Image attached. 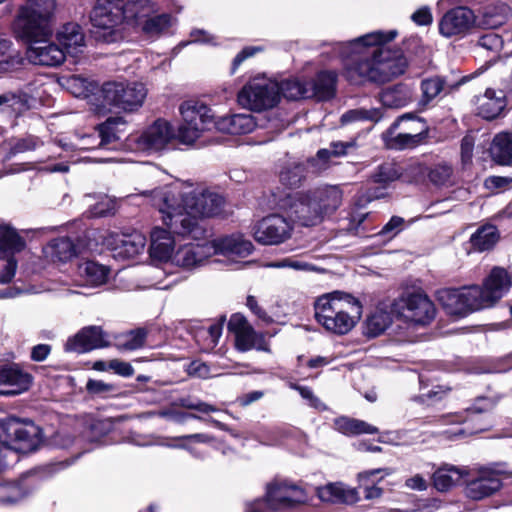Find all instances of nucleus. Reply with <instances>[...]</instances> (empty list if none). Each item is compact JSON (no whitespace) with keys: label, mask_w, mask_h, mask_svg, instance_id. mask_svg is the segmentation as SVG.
<instances>
[{"label":"nucleus","mask_w":512,"mask_h":512,"mask_svg":"<svg viewBox=\"0 0 512 512\" xmlns=\"http://www.w3.org/2000/svg\"><path fill=\"white\" fill-rule=\"evenodd\" d=\"M397 36L396 30L374 31L348 42L333 44L343 60V77L353 85L383 84L402 75L408 65L404 55H393L384 47Z\"/></svg>","instance_id":"1"},{"label":"nucleus","mask_w":512,"mask_h":512,"mask_svg":"<svg viewBox=\"0 0 512 512\" xmlns=\"http://www.w3.org/2000/svg\"><path fill=\"white\" fill-rule=\"evenodd\" d=\"M161 213L162 221L176 234L192 239H201L206 230L197 216L212 217L218 215L224 205L219 194L205 189L182 191L179 186L171 185L150 192H143Z\"/></svg>","instance_id":"2"},{"label":"nucleus","mask_w":512,"mask_h":512,"mask_svg":"<svg viewBox=\"0 0 512 512\" xmlns=\"http://www.w3.org/2000/svg\"><path fill=\"white\" fill-rule=\"evenodd\" d=\"M511 286L508 272L494 267L483 283V287L470 286L461 289L444 288L437 292V299L447 314L464 317L481 309L492 307Z\"/></svg>","instance_id":"3"},{"label":"nucleus","mask_w":512,"mask_h":512,"mask_svg":"<svg viewBox=\"0 0 512 512\" xmlns=\"http://www.w3.org/2000/svg\"><path fill=\"white\" fill-rule=\"evenodd\" d=\"M362 305L349 294L333 292L323 295L315 302V318L327 331L344 335L360 319Z\"/></svg>","instance_id":"4"},{"label":"nucleus","mask_w":512,"mask_h":512,"mask_svg":"<svg viewBox=\"0 0 512 512\" xmlns=\"http://www.w3.org/2000/svg\"><path fill=\"white\" fill-rule=\"evenodd\" d=\"M43 440L42 430L34 422L17 417L0 420V471L10 464L16 453L36 451Z\"/></svg>","instance_id":"5"},{"label":"nucleus","mask_w":512,"mask_h":512,"mask_svg":"<svg viewBox=\"0 0 512 512\" xmlns=\"http://www.w3.org/2000/svg\"><path fill=\"white\" fill-rule=\"evenodd\" d=\"M55 0H29L20 8L14 22L16 37L29 45L52 35V17Z\"/></svg>","instance_id":"6"},{"label":"nucleus","mask_w":512,"mask_h":512,"mask_svg":"<svg viewBox=\"0 0 512 512\" xmlns=\"http://www.w3.org/2000/svg\"><path fill=\"white\" fill-rule=\"evenodd\" d=\"M305 490L286 480H274L267 485L266 497L247 503L245 512H269L292 509L307 502Z\"/></svg>","instance_id":"7"},{"label":"nucleus","mask_w":512,"mask_h":512,"mask_svg":"<svg viewBox=\"0 0 512 512\" xmlns=\"http://www.w3.org/2000/svg\"><path fill=\"white\" fill-rule=\"evenodd\" d=\"M180 113L183 119L177 133L180 143L193 144L202 132L215 127L216 120L211 108L198 101H185L180 105Z\"/></svg>","instance_id":"8"},{"label":"nucleus","mask_w":512,"mask_h":512,"mask_svg":"<svg viewBox=\"0 0 512 512\" xmlns=\"http://www.w3.org/2000/svg\"><path fill=\"white\" fill-rule=\"evenodd\" d=\"M103 106H109L126 112H133L142 106L147 95L145 86L138 82L110 81L102 85Z\"/></svg>","instance_id":"9"},{"label":"nucleus","mask_w":512,"mask_h":512,"mask_svg":"<svg viewBox=\"0 0 512 512\" xmlns=\"http://www.w3.org/2000/svg\"><path fill=\"white\" fill-rule=\"evenodd\" d=\"M238 102L241 106L253 111L271 109L279 102L278 82L265 77H256L239 91Z\"/></svg>","instance_id":"10"},{"label":"nucleus","mask_w":512,"mask_h":512,"mask_svg":"<svg viewBox=\"0 0 512 512\" xmlns=\"http://www.w3.org/2000/svg\"><path fill=\"white\" fill-rule=\"evenodd\" d=\"M310 190L307 192L288 193L276 202L291 221L302 226H314L321 222L320 208L312 199Z\"/></svg>","instance_id":"11"},{"label":"nucleus","mask_w":512,"mask_h":512,"mask_svg":"<svg viewBox=\"0 0 512 512\" xmlns=\"http://www.w3.org/2000/svg\"><path fill=\"white\" fill-rule=\"evenodd\" d=\"M292 231L291 224L279 214H271L253 227L254 239L263 245H277L287 240Z\"/></svg>","instance_id":"12"},{"label":"nucleus","mask_w":512,"mask_h":512,"mask_svg":"<svg viewBox=\"0 0 512 512\" xmlns=\"http://www.w3.org/2000/svg\"><path fill=\"white\" fill-rule=\"evenodd\" d=\"M492 408L493 402L488 398L481 397L478 398L471 407L465 409L463 412L465 416L462 414L448 416L451 422L466 423L465 428H457L451 431L449 437L456 438L464 434H474L486 430L488 425L487 423H483V419L480 415L490 411Z\"/></svg>","instance_id":"13"},{"label":"nucleus","mask_w":512,"mask_h":512,"mask_svg":"<svg viewBox=\"0 0 512 512\" xmlns=\"http://www.w3.org/2000/svg\"><path fill=\"white\" fill-rule=\"evenodd\" d=\"M400 303L403 316L415 324H429L435 317V306L422 291L404 294L400 299Z\"/></svg>","instance_id":"14"},{"label":"nucleus","mask_w":512,"mask_h":512,"mask_svg":"<svg viewBox=\"0 0 512 512\" xmlns=\"http://www.w3.org/2000/svg\"><path fill=\"white\" fill-rule=\"evenodd\" d=\"M176 137L171 124L158 119L137 136L135 142L140 150L159 151L166 148Z\"/></svg>","instance_id":"15"},{"label":"nucleus","mask_w":512,"mask_h":512,"mask_svg":"<svg viewBox=\"0 0 512 512\" xmlns=\"http://www.w3.org/2000/svg\"><path fill=\"white\" fill-rule=\"evenodd\" d=\"M502 482L498 472L491 468H480L477 475L466 482L464 494L467 498L480 501L500 490Z\"/></svg>","instance_id":"16"},{"label":"nucleus","mask_w":512,"mask_h":512,"mask_svg":"<svg viewBox=\"0 0 512 512\" xmlns=\"http://www.w3.org/2000/svg\"><path fill=\"white\" fill-rule=\"evenodd\" d=\"M124 0H97L90 20L95 28L111 31L123 20Z\"/></svg>","instance_id":"17"},{"label":"nucleus","mask_w":512,"mask_h":512,"mask_svg":"<svg viewBox=\"0 0 512 512\" xmlns=\"http://www.w3.org/2000/svg\"><path fill=\"white\" fill-rule=\"evenodd\" d=\"M214 254L215 249L209 242L186 244L174 252L171 262L178 267L191 270L204 265Z\"/></svg>","instance_id":"18"},{"label":"nucleus","mask_w":512,"mask_h":512,"mask_svg":"<svg viewBox=\"0 0 512 512\" xmlns=\"http://www.w3.org/2000/svg\"><path fill=\"white\" fill-rule=\"evenodd\" d=\"M50 37L36 41L29 45L26 56L34 65L56 67L65 60V52L62 47L49 41Z\"/></svg>","instance_id":"19"},{"label":"nucleus","mask_w":512,"mask_h":512,"mask_svg":"<svg viewBox=\"0 0 512 512\" xmlns=\"http://www.w3.org/2000/svg\"><path fill=\"white\" fill-rule=\"evenodd\" d=\"M109 346L108 335L100 326L82 328L73 338L65 344L66 351L85 353L94 349Z\"/></svg>","instance_id":"20"},{"label":"nucleus","mask_w":512,"mask_h":512,"mask_svg":"<svg viewBox=\"0 0 512 512\" xmlns=\"http://www.w3.org/2000/svg\"><path fill=\"white\" fill-rule=\"evenodd\" d=\"M474 23L473 12L466 7H456L444 14L439 23V31L450 38L465 34Z\"/></svg>","instance_id":"21"},{"label":"nucleus","mask_w":512,"mask_h":512,"mask_svg":"<svg viewBox=\"0 0 512 512\" xmlns=\"http://www.w3.org/2000/svg\"><path fill=\"white\" fill-rule=\"evenodd\" d=\"M32 377L17 365L0 367V395H18L30 387Z\"/></svg>","instance_id":"22"},{"label":"nucleus","mask_w":512,"mask_h":512,"mask_svg":"<svg viewBox=\"0 0 512 512\" xmlns=\"http://www.w3.org/2000/svg\"><path fill=\"white\" fill-rule=\"evenodd\" d=\"M414 118V113H405L399 116L396 121L389 127V129L385 132L384 137L387 145L390 148L403 150L414 148L420 144L419 142V132L416 133H408L407 131L400 132L395 134V131L398 127L406 122V119Z\"/></svg>","instance_id":"23"},{"label":"nucleus","mask_w":512,"mask_h":512,"mask_svg":"<svg viewBox=\"0 0 512 512\" xmlns=\"http://www.w3.org/2000/svg\"><path fill=\"white\" fill-rule=\"evenodd\" d=\"M111 239L113 242L108 243L113 245L114 256L123 259L137 256L143 251L146 244V238L138 232L111 236Z\"/></svg>","instance_id":"24"},{"label":"nucleus","mask_w":512,"mask_h":512,"mask_svg":"<svg viewBox=\"0 0 512 512\" xmlns=\"http://www.w3.org/2000/svg\"><path fill=\"white\" fill-rule=\"evenodd\" d=\"M167 229L156 227L151 232L150 255L159 261L172 260L174 250V232L163 222ZM175 235H177L175 233Z\"/></svg>","instance_id":"25"},{"label":"nucleus","mask_w":512,"mask_h":512,"mask_svg":"<svg viewBox=\"0 0 512 512\" xmlns=\"http://www.w3.org/2000/svg\"><path fill=\"white\" fill-rule=\"evenodd\" d=\"M215 249V254H222L227 257L244 258L253 251V244L243 238L242 235H231L219 238L211 242Z\"/></svg>","instance_id":"26"},{"label":"nucleus","mask_w":512,"mask_h":512,"mask_svg":"<svg viewBox=\"0 0 512 512\" xmlns=\"http://www.w3.org/2000/svg\"><path fill=\"white\" fill-rule=\"evenodd\" d=\"M408 171L414 180H418L427 173L430 182L435 186H447L452 183L453 168L448 163H438L430 168L413 163L409 166Z\"/></svg>","instance_id":"27"},{"label":"nucleus","mask_w":512,"mask_h":512,"mask_svg":"<svg viewBox=\"0 0 512 512\" xmlns=\"http://www.w3.org/2000/svg\"><path fill=\"white\" fill-rule=\"evenodd\" d=\"M65 55L76 57L83 52L85 47V36L80 25L77 23H66L57 34Z\"/></svg>","instance_id":"28"},{"label":"nucleus","mask_w":512,"mask_h":512,"mask_svg":"<svg viewBox=\"0 0 512 512\" xmlns=\"http://www.w3.org/2000/svg\"><path fill=\"white\" fill-rule=\"evenodd\" d=\"M505 98L504 91L499 90L496 92L488 88L483 95L478 96L476 99L478 115L487 120L495 119L506 106Z\"/></svg>","instance_id":"29"},{"label":"nucleus","mask_w":512,"mask_h":512,"mask_svg":"<svg viewBox=\"0 0 512 512\" xmlns=\"http://www.w3.org/2000/svg\"><path fill=\"white\" fill-rule=\"evenodd\" d=\"M317 496L321 501L333 504H354L359 500L358 491L342 483H329L318 487Z\"/></svg>","instance_id":"30"},{"label":"nucleus","mask_w":512,"mask_h":512,"mask_svg":"<svg viewBox=\"0 0 512 512\" xmlns=\"http://www.w3.org/2000/svg\"><path fill=\"white\" fill-rule=\"evenodd\" d=\"M309 98H316L319 101L329 100L335 95L337 73L335 71H321L316 77L307 82Z\"/></svg>","instance_id":"31"},{"label":"nucleus","mask_w":512,"mask_h":512,"mask_svg":"<svg viewBox=\"0 0 512 512\" xmlns=\"http://www.w3.org/2000/svg\"><path fill=\"white\" fill-rule=\"evenodd\" d=\"M468 475L469 471L466 467L445 464L433 473V485L437 491L447 492Z\"/></svg>","instance_id":"32"},{"label":"nucleus","mask_w":512,"mask_h":512,"mask_svg":"<svg viewBox=\"0 0 512 512\" xmlns=\"http://www.w3.org/2000/svg\"><path fill=\"white\" fill-rule=\"evenodd\" d=\"M256 127V122L251 114H234L224 116L216 120L215 128L228 134H248Z\"/></svg>","instance_id":"33"},{"label":"nucleus","mask_w":512,"mask_h":512,"mask_svg":"<svg viewBox=\"0 0 512 512\" xmlns=\"http://www.w3.org/2000/svg\"><path fill=\"white\" fill-rule=\"evenodd\" d=\"M349 147H352L350 142H331L328 148L318 150L315 157L309 160V163L317 172L325 171L332 164H335L334 158L346 155Z\"/></svg>","instance_id":"34"},{"label":"nucleus","mask_w":512,"mask_h":512,"mask_svg":"<svg viewBox=\"0 0 512 512\" xmlns=\"http://www.w3.org/2000/svg\"><path fill=\"white\" fill-rule=\"evenodd\" d=\"M316 205H319L321 219L326 213L334 212L342 202V192L337 186H324L310 190Z\"/></svg>","instance_id":"35"},{"label":"nucleus","mask_w":512,"mask_h":512,"mask_svg":"<svg viewBox=\"0 0 512 512\" xmlns=\"http://www.w3.org/2000/svg\"><path fill=\"white\" fill-rule=\"evenodd\" d=\"M26 247L25 239L9 224H0V258L14 257Z\"/></svg>","instance_id":"36"},{"label":"nucleus","mask_w":512,"mask_h":512,"mask_svg":"<svg viewBox=\"0 0 512 512\" xmlns=\"http://www.w3.org/2000/svg\"><path fill=\"white\" fill-rule=\"evenodd\" d=\"M43 253L53 262H67L77 254V248L69 237H59L51 240L44 248Z\"/></svg>","instance_id":"37"},{"label":"nucleus","mask_w":512,"mask_h":512,"mask_svg":"<svg viewBox=\"0 0 512 512\" xmlns=\"http://www.w3.org/2000/svg\"><path fill=\"white\" fill-rule=\"evenodd\" d=\"M493 162L501 166L512 163V132H501L494 136L489 148Z\"/></svg>","instance_id":"38"},{"label":"nucleus","mask_w":512,"mask_h":512,"mask_svg":"<svg viewBox=\"0 0 512 512\" xmlns=\"http://www.w3.org/2000/svg\"><path fill=\"white\" fill-rule=\"evenodd\" d=\"M156 12L157 7L151 0H135L126 3L123 20L141 28L145 20Z\"/></svg>","instance_id":"39"},{"label":"nucleus","mask_w":512,"mask_h":512,"mask_svg":"<svg viewBox=\"0 0 512 512\" xmlns=\"http://www.w3.org/2000/svg\"><path fill=\"white\" fill-rule=\"evenodd\" d=\"M413 98L412 89L405 84H397L381 92L380 101L387 108H402L408 105Z\"/></svg>","instance_id":"40"},{"label":"nucleus","mask_w":512,"mask_h":512,"mask_svg":"<svg viewBox=\"0 0 512 512\" xmlns=\"http://www.w3.org/2000/svg\"><path fill=\"white\" fill-rule=\"evenodd\" d=\"M334 429L346 436H358L362 434H376L378 428L363 420L341 416L334 419Z\"/></svg>","instance_id":"41"},{"label":"nucleus","mask_w":512,"mask_h":512,"mask_svg":"<svg viewBox=\"0 0 512 512\" xmlns=\"http://www.w3.org/2000/svg\"><path fill=\"white\" fill-rule=\"evenodd\" d=\"M109 269L94 261H85L78 266V275L88 286H100L107 280Z\"/></svg>","instance_id":"42"},{"label":"nucleus","mask_w":512,"mask_h":512,"mask_svg":"<svg viewBox=\"0 0 512 512\" xmlns=\"http://www.w3.org/2000/svg\"><path fill=\"white\" fill-rule=\"evenodd\" d=\"M497 228L493 225H484L478 228L470 237V244L474 251L483 252L491 249L498 241Z\"/></svg>","instance_id":"43"},{"label":"nucleus","mask_w":512,"mask_h":512,"mask_svg":"<svg viewBox=\"0 0 512 512\" xmlns=\"http://www.w3.org/2000/svg\"><path fill=\"white\" fill-rule=\"evenodd\" d=\"M223 323L224 318L208 328H200L196 331L195 339L202 351L210 352L217 346L222 335Z\"/></svg>","instance_id":"44"},{"label":"nucleus","mask_w":512,"mask_h":512,"mask_svg":"<svg viewBox=\"0 0 512 512\" xmlns=\"http://www.w3.org/2000/svg\"><path fill=\"white\" fill-rule=\"evenodd\" d=\"M306 177V167L303 163L297 161L287 162L279 173L280 182L289 187H299Z\"/></svg>","instance_id":"45"},{"label":"nucleus","mask_w":512,"mask_h":512,"mask_svg":"<svg viewBox=\"0 0 512 512\" xmlns=\"http://www.w3.org/2000/svg\"><path fill=\"white\" fill-rule=\"evenodd\" d=\"M394 470L391 468H377L366 470L358 474L359 481L365 485L364 487V497L367 500L378 499L382 496L383 490L382 488L376 486L373 482L369 484L371 478L375 475L381 474L380 480L385 476H389L393 474Z\"/></svg>","instance_id":"46"},{"label":"nucleus","mask_w":512,"mask_h":512,"mask_svg":"<svg viewBox=\"0 0 512 512\" xmlns=\"http://www.w3.org/2000/svg\"><path fill=\"white\" fill-rule=\"evenodd\" d=\"M236 347L239 351L245 352L251 349L268 351L264 337L257 334L254 329L249 326L235 334Z\"/></svg>","instance_id":"47"},{"label":"nucleus","mask_w":512,"mask_h":512,"mask_svg":"<svg viewBox=\"0 0 512 512\" xmlns=\"http://www.w3.org/2000/svg\"><path fill=\"white\" fill-rule=\"evenodd\" d=\"M511 8L506 3L498 2L488 6L483 13V22L489 28L495 29L507 22Z\"/></svg>","instance_id":"48"},{"label":"nucleus","mask_w":512,"mask_h":512,"mask_svg":"<svg viewBox=\"0 0 512 512\" xmlns=\"http://www.w3.org/2000/svg\"><path fill=\"white\" fill-rule=\"evenodd\" d=\"M172 25V17L169 14H152L145 20L140 30L150 38L158 37L166 32Z\"/></svg>","instance_id":"49"},{"label":"nucleus","mask_w":512,"mask_h":512,"mask_svg":"<svg viewBox=\"0 0 512 512\" xmlns=\"http://www.w3.org/2000/svg\"><path fill=\"white\" fill-rule=\"evenodd\" d=\"M445 80L439 76L425 78L420 83L421 98L419 106L429 105L444 89Z\"/></svg>","instance_id":"50"},{"label":"nucleus","mask_w":512,"mask_h":512,"mask_svg":"<svg viewBox=\"0 0 512 512\" xmlns=\"http://www.w3.org/2000/svg\"><path fill=\"white\" fill-rule=\"evenodd\" d=\"M125 121L122 117H110L104 123L98 126L99 137L101 141L100 146L105 147L109 144L120 140L119 129L120 125H124Z\"/></svg>","instance_id":"51"},{"label":"nucleus","mask_w":512,"mask_h":512,"mask_svg":"<svg viewBox=\"0 0 512 512\" xmlns=\"http://www.w3.org/2000/svg\"><path fill=\"white\" fill-rule=\"evenodd\" d=\"M307 88L308 83L298 79H287L278 82L279 98L283 96L288 100L308 99Z\"/></svg>","instance_id":"52"},{"label":"nucleus","mask_w":512,"mask_h":512,"mask_svg":"<svg viewBox=\"0 0 512 512\" xmlns=\"http://www.w3.org/2000/svg\"><path fill=\"white\" fill-rule=\"evenodd\" d=\"M147 335L148 331L145 328L130 330L119 337L117 346L120 350H137L144 346Z\"/></svg>","instance_id":"53"},{"label":"nucleus","mask_w":512,"mask_h":512,"mask_svg":"<svg viewBox=\"0 0 512 512\" xmlns=\"http://www.w3.org/2000/svg\"><path fill=\"white\" fill-rule=\"evenodd\" d=\"M391 321L389 312L382 309L374 311L366 321L367 334L371 337L380 335L390 326Z\"/></svg>","instance_id":"54"},{"label":"nucleus","mask_w":512,"mask_h":512,"mask_svg":"<svg viewBox=\"0 0 512 512\" xmlns=\"http://www.w3.org/2000/svg\"><path fill=\"white\" fill-rule=\"evenodd\" d=\"M382 111L379 108H371V109H352L345 112L341 116L342 124H349L356 121L362 120H370L374 122H378L382 118Z\"/></svg>","instance_id":"55"},{"label":"nucleus","mask_w":512,"mask_h":512,"mask_svg":"<svg viewBox=\"0 0 512 512\" xmlns=\"http://www.w3.org/2000/svg\"><path fill=\"white\" fill-rule=\"evenodd\" d=\"M26 496V491L17 483L0 484V502L14 504Z\"/></svg>","instance_id":"56"},{"label":"nucleus","mask_w":512,"mask_h":512,"mask_svg":"<svg viewBox=\"0 0 512 512\" xmlns=\"http://www.w3.org/2000/svg\"><path fill=\"white\" fill-rule=\"evenodd\" d=\"M399 177L400 173L396 169L395 165L391 163H385L378 166L377 170L372 175V180L375 183L386 186Z\"/></svg>","instance_id":"57"},{"label":"nucleus","mask_w":512,"mask_h":512,"mask_svg":"<svg viewBox=\"0 0 512 512\" xmlns=\"http://www.w3.org/2000/svg\"><path fill=\"white\" fill-rule=\"evenodd\" d=\"M38 144V140L35 137L29 136L26 138L15 139L9 143L10 149L8 156L12 157L19 153L34 150Z\"/></svg>","instance_id":"58"},{"label":"nucleus","mask_w":512,"mask_h":512,"mask_svg":"<svg viewBox=\"0 0 512 512\" xmlns=\"http://www.w3.org/2000/svg\"><path fill=\"white\" fill-rule=\"evenodd\" d=\"M271 268H291L294 270L308 271L312 270L313 266L307 262L298 260L294 257H287L281 260L272 261L267 264Z\"/></svg>","instance_id":"59"},{"label":"nucleus","mask_w":512,"mask_h":512,"mask_svg":"<svg viewBox=\"0 0 512 512\" xmlns=\"http://www.w3.org/2000/svg\"><path fill=\"white\" fill-rule=\"evenodd\" d=\"M478 45L488 51L499 52L503 47V39L496 33H486L478 39Z\"/></svg>","instance_id":"60"},{"label":"nucleus","mask_w":512,"mask_h":512,"mask_svg":"<svg viewBox=\"0 0 512 512\" xmlns=\"http://www.w3.org/2000/svg\"><path fill=\"white\" fill-rule=\"evenodd\" d=\"M67 82L71 92L77 97L86 96L91 91V82L80 76H72Z\"/></svg>","instance_id":"61"},{"label":"nucleus","mask_w":512,"mask_h":512,"mask_svg":"<svg viewBox=\"0 0 512 512\" xmlns=\"http://www.w3.org/2000/svg\"><path fill=\"white\" fill-rule=\"evenodd\" d=\"M178 440L182 441V443L176 445L175 447L186 449L189 452L193 453V448L189 445V443L196 442V443H208L213 440V437L204 434V433H196V434H190V435H184L178 438Z\"/></svg>","instance_id":"62"},{"label":"nucleus","mask_w":512,"mask_h":512,"mask_svg":"<svg viewBox=\"0 0 512 512\" xmlns=\"http://www.w3.org/2000/svg\"><path fill=\"white\" fill-rule=\"evenodd\" d=\"M404 226V219L399 216H393L391 219L383 226L380 235L386 236L389 239L395 237L399 234Z\"/></svg>","instance_id":"63"},{"label":"nucleus","mask_w":512,"mask_h":512,"mask_svg":"<svg viewBox=\"0 0 512 512\" xmlns=\"http://www.w3.org/2000/svg\"><path fill=\"white\" fill-rule=\"evenodd\" d=\"M6 263L0 270V284L10 283L16 274L18 263L14 257H6Z\"/></svg>","instance_id":"64"}]
</instances>
